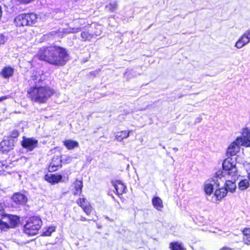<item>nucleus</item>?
<instances>
[{"mask_svg": "<svg viewBox=\"0 0 250 250\" xmlns=\"http://www.w3.org/2000/svg\"><path fill=\"white\" fill-rule=\"evenodd\" d=\"M223 169L217 171L212 178L207 180L204 184V189L206 194L210 195L213 191V187H220L226 180L224 173L228 172L229 175L234 176L236 172V162L232 158L226 159L222 164Z\"/></svg>", "mask_w": 250, "mask_h": 250, "instance_id": "nucleus-1", "label": "nucleus"}, {"mask_svg": "<svg viewBox=\"0 0 250 250\" xmlns=\"http://www.w3.org/2000/svg\"><path fill=\"white\" fill-rule=\"evenodd\" d=\"M37 57L40 60L57 66L64 65L69 60V55L67 50L63 47L56 45L40 48Z\"/></svg>", "mask_w": 250, "mask_h": 250, "instance_id": "nucleus-2", "label": "nucleus"}, {"mask_svg": "<svg viewBox=\"0 0 250 250\" xmlns=\"http://www.w3.org/2000/svg\"><path fill=\"white\" fill-rule=\"evenodd\" d=\"M54 93V89L48 86H32L27 90L31 100L39 103H46Z\"/></svg>", "mask_w": 250, "mask_h": 250, "instance_id": "nucleus-3", "label": "nucleus"}, {"mask_svg": "<svg viewBox=\"0 0 250 250\" xmlns=\"http://www.w3.org/2000/svg\"><path fill=\"white\" fill-rule=\"evenodd\" d=\"M42 225L41 219L37 216L30 217L24 226V231L28 235L33 236L38 233Z\"/></svg>", "mask_w": 250, "mask_h": 250, "instance_id": "nucleus-4", "label": "nucleus"}, {"mask_svg": "<svg viewBox=\"0 0 250 250\" xmlns=\"http://www.w3.org/2000/svg\"><path fill=\"white\" fill-rule=\"evenodd\" d=\"M37 19V15L35 13L21 14L15 18V23L17 26H29L35 24Z\"/></svg>", "mask_w": 250, "mask_h": 250, "instance_id": "nucleus-5", "label": "nucleus"}, {"mask_svg": "<svg viewBox=\"0 0 250 250\" xmlns=\"http://www.w3.org/2000/svg\"><path fill=\"white\" fill-rule=\"evenodd\" d=\"M237 169H236V172L235 175L234 176H231V175H229L228 174V172L225 173H224L225 175L226 176V180L225 181V182L224 184L222 185L225 186V188L226 189H227V191H229L231 192H233L235 191V189L236 188V185L235 183L232 181L231 180H235L236 177H237Z\"/></svg>", "mask_w": 250, "mask_h": 250, "instance_id": "nucleus-6", "label": "nucleus"}, {"mask_svg": "<svg viewBox=\"0 0 250 250\" xmlns=\"http://www.w3.org/2000/svg\"><path fill=\"white\" fill-rule=\"evenodd\" d=\"M45 79V76L43 74V72L42 71H33L29 80V82L31 83H35L34 86H41V83L44 81Z\"/></svg>", "mask_w": 250, "mask_h": 250, "instance_id": "nucleus-7", "label": "nucleus"}, {"mask_svg": "<svg viewBox=\"0 0 250 250\" xmlns=\"http://www.w3.org/2000/svg\"><path fill=\"white\" fill-rule=\"evenodd\" d=\"M38 144V140L34 138L24 137L21 142L22 146L29 151H32L37 147Z\"/></svg>", "mask_w": 250, "mask_h": 250, "instance_id": "nucleus-8", "label": "nucleus"}, {"mask_svg": "<svg viewBox=\"0 0 250 250\" xmlns=\"http://www.w3.org/2000/svg\"><path fill=\"white\" fill-rule=\"evenodd\" d=\"M250 42V28L242 35L235 44V46L238 48H242L243 46Z\"/></svg>", "mask_w": 250, "mask_h": 250, "instance_id": "nucleus-9", "label": "nucleus"}, {"mask_svg": "<svg viewBox=\"0 0 250 250\" xmlns=\"http://www.w3.org/2000/svg\"><path fill=\"white\" fill-rule=\"evenodd\" d=\"M242 135V137L237 138L240 139L241 141V146L246 147L250 146V128L248 127L243 128Z\"/></svg>", "mask_w": 250, "mask_h": 250, "instance_id": "nucleus-10", "label": "nucleus"}, {"mask_svg": "<svg viewBox=\"0 0 250 250\" xmlns=\"http://www.w3.org/2000/svg\"><path fill=\"white\" fill-rule=\"evenodd\" d=\"M241 146V141L237 139L233 142L229 146L227 154L231 156H234L239 151L240 146Z\"/></svg>", "mask_w": 250, "mask_h": 250, "instance_id": "nucleus-11", "label": "nucleus"}, {"mask_svg": "<svg viewBox=\"0 0 250 250\" xmlns=\"http://www.w3.org/2000/svg\"><path fill=\"white\" fill-rule=\"evenodd\" d=\"M3 219L8 223L10 228H15L19 223V217L16 215L6 214L4 215Z\"/></svg>", "mask_w": 250, "mask_h": 250, "instance_id": "nucleus-12", "label": "nucleus"}, {"mask_svg": "<svg viewBox=\"0 0 250 250\" xmlns=\"http://www.w3.org/2000/svg\"><path fill=\"white\" fill-rule=\"evenodd\" d=\"M12 198L15 203L19 205H24L27 201V198L25 195L19 192L14 194Z\"/></svg>", "mask_w": 250, "mask_h": 250, "instance_id": "nucleus-13", "label": "nucleus"}, {"mask_svg": "<svg viewBox=\"0 0 250 250\" xmlns=\"http://www.w3.org/2000/svg\"><path fill=\"white\" fill-rule=\"evenodd\" d=\"M61 166V159L58 157H54L49 165V170L50 171H56Z\"/></svg>", "mask_w": 250, "mask_h": 250, "instance_id": "nucleus-14", "label": "nucleus"}, {"mask_svg": "<svg viewBox=\"0 0 250 250\" xmlns=\"http://www.w3.org/2000/svg\"><path fill=\"white\" fill-rule=\"evenodd\" d=\"M112 183L118 194L121 195L123 193L125 192L126 187L121 181L112 182Z\"/></svg>", "mask_w": 250, "mask_h": 250, "instance_id": "nucleus-15", "label": "nucleus"}, {"mask_svg": "<svg viewBox=\"0 0 250 250\" xmlns=\"http://www.w3.org/2000/svg\"><path fill=\"white\" fill-rule=\"evenodd\" d=\"M62 178V176L55 174H46L44 177L46 181L52 184L58 183L61 180Z\"/></svg>", "mask_w": 250, "mask_h": 250, "instance_id": "nucleus-16", "label": "nucleus"}, {"mask_svg": "<svg viewBox=\"0 0 250 250\" xmlns=\"http://www.w3.org/2000/svg\"><path fill=\"white\" fill-rule=\"evenodd\" d=\"M100 33H95L92 34L89 33L88 31H83L81 33V37L83 41H90L94 38L95 36H98Z\"/></svg>", "mask_w": 250, "mask_h": 250, "instance_id": "nucleus-17", "label": "nucleus"}, {"mask_svg": "<svg viewBox=\"0 0 250 250\" xmlns=\"http://www.w3.org/2000/svg\"><path fill=\"white\" fill-rule=\"evenodd\" d=\"M214 192V195L216 197L217 199L220 200L224 198L227 195L228 192L227 189L224 187L219 188L217 187Z\"/></svg>", "mask_w": 250, "mask_h": 250, "instance_id": "nucleus-18", "label": "nucleus"}, {"mask_svg": "<svg viewBox=\"0 0 250 250\" xmlns=\"http://www.w3.org/2000/svg\"><path fill=\"white\" fill-rule=\"evenodd\" d=\"M1 150L3 152H7L13 149V143L9 140H4L0 143Z\"/></svg>", "mask_w": 250, "mask_h": 250, "instance_id": "nucleus-19", "label": "nucleus"}, {"mask_svg": "<svg viewBox=\"0 0 250 250\" xmlns=\"http://www.w3.org/2000/svg\"><path fill=\"white\" fill-rule=\"evenodd\" d=\"M132 130H124L116 133L115 138L118 141H122L124 139H126L129 136L130 133Z\"/></svg>", "mask_w": 250, "mask_h": 250, "instance_id": "nucleus-20", "label": "nucleus"}, {"mask_svg": "<svg viewBox=\"0 0 250 250\" xmlns=\"http://www.w3.org/2000/svg\"><path fill=\"white\" fill-rule=\"evenodd\" d=\"M63 145L69 150L74 149L75 147L79 146V143L78 142L72 140L68 139L63 142Z\"/></svg>", "mask_w": 250, "mask_h": 250, "instance_id": "nucleus-21", "label": "nucleus"}, {"mask_svg": "<svg viewBox=\"0 0 250 250\" xmlns=\"http://www.w3.org/2000/svg\"><path fill=\"white\" fill-rule=\"evenodd\" d=\"M14 73V69L10 66H6L3 68L1 72L2 77L5 79L11 77Z\"/></svg>", "mask_w": 250, "mask_h": 250, "instance_id": "nucleus-22", "label": "nucleus"}, {"mask_svg": "<svg viewBox=\"0 0 250 250\" xmlns=\"http://www.w3.org/2000/svg\"><path fill=\"white\" fill-rule=\"evenodd\" d=\"M244 243L248 246L250 245V228H246L243 230Z\"/></svg>", "mask_w": 250, "mask_h": 250, "instance_id": "nucleus-23", "label": "nucleus"}, {"mask_svg": "<svg viewBox=\"0 0 250 250\" xmlns=\"http://www.w3.org/2000/svg\"><path fill=\"white\" fill-rule=\"evenodd\" d=\"M152 203L154 207L158 210H160L163 208L162 201L159 197L153 198Z\"/></svg>", "mask_w": 250, "mask_h": 250, "instance_id": "nucleus-24", "label": "nucleus"}, {"mask_svg": "<svg viewBox=\"0 0 250 250\" xmlns=\"http://www.w3.org/2000/svg\"><path fill=\"white\" fill-rule=\"evenodd\" d=\"M81 31V28L77 27V28H71L69 27L67 28H64L61 31V37H63L64 34H67L70 33H76Z\"/></svg>", "mask_w": 250, "mask_h": 250, "instance_id": "nucleus-25", "label": "nucleus"}, {"mask_svg": "<svg viewBox=\"0 0 250 250\" xmlns=\"http://www.w3.org/2000/svg\"><path fill=\"white\" fill-rule=\"evenodd\" d=\"M250 186L249 182L247 179L240 181L238 184V188L241 190L247 189Z\"/></svg>", "mask_w": 250, "mask_h": 250, "instance_id": "nucleus-26", "label": "nucleus"}, {"mask_svg": "<svg viewBox=\"0 0 250 250\" xmlns=\"http://www.w3.org/2000/svg\"><path fill=\"white\" fill-rule=\"evenodd\" d=\"M117 8V3L115 1L110 2L108 4L105 6L106 10L110 12H114Z\"/></svg>", "mask_w": 250, "mask_h": 250, "instance_id": "nucleus-27", "label": "nucleus"}, {"mask_svg": "<svg viewBox=\"0 0 250 250\" xmlns=\"http://www.w3.org/2000/svg\"><path fill=\"white\" fill-rule=\"evenodd\" d=\"M83 182L80 180H76L75 183V189L76 191L74 192L75 194L81 193L82 189L83 188Z\"/></svg>", "mask_w": 250, "mask_h": 250, "instance_id": "nucleus-28", "label": "nucleus"}, {"mask_svg": "<svg viewBox=\"0 0 250 250\" xmlns=\"http://www.w3.org/2000/svg\"><path fill=\"white\" fill-rule=\"evenodd\" d=\"M173 250H186L183 244L179 242H173Z\"/></svg>", "mask_w": 250, "mask_h": 250, "instance_id": "nucleus-29", "label": "nucleus"}, {"mask_svg": "<svg viewBox=\"0 0 250 250\" xmlns=\"http://www.w3.org/2000/svg\"><path fill=\"white\" fill-rule=\"evenodd\" d=\"M10 229L9 225L8 223L5 220V221H2L0 219V229L1 231H6L7 229Z\"/></svg>", "mask_w": 250, "mask_h": 250, "instance_id": "nucleus-30", "label": "nucleus"}, {"mask_svg": "<svg viewBox=\"0 0 250 250\" xmlns=\"http://www.w3.org/2000/svg\"><path fill=\"white\" fill-rule=\"evenodd\" d=\"M77 203L82 208L86 206L87 205H89L86 202V200L85 198H80L79 201L77 202Z\"/></svg>", "mask_w": 250, "mask_h": 250, "instance_id": "nucleus-31", "label": "nucleus"}, {"mask_svg": "<svg viewBox=\"0 0 250 250\" xmlns=\"http://www.w3.org/2000/svg\"><path fill=\"white\" fill-rule=\"evenodd\" d=\"M55 230V229L54 227H49L47 229L43 232V235L44 236H50L51 235V233L53 231H54Z\"/></svg>", "mask_w": 250, "mask_h": 250, "instance_id": "nucleus-32", "label": "nucleus"}, {"mask_svg": "<svg viewBox=\"0 0 250 250\" xmlns=\"http://www.w3.org/2000/svg\"><path fill=\"white\" fill-rule=\"evenodd\" d=\"M83 211L87 215H89L92 211V207L90 205H87L83 208Z\"/></svg>", "mask_w": 250, "mask_h": 250, "instance_id": "nucleus-33", "label": "nucleus"}, {"mask_svg": "<svg viewBox=\"0 0 250 250\" xmlns=\"http://www.w3.org/2000/svg\"><path fill=\"white\" fill-rule=\"evenodd\" d=\"M61 34V31L58 30V31H51L47 35L50 36H55L58 35L59 37H61V36H60Z\"/></svg>", "mask_w": 250, "mask_h": 250, "instance_id": "nucleus-34", "label": "nucleus"}, {"mask_svg": "<svg viewBox=\"0 0 250 250\" xmlns=\"http://www.w3.org/2000/svg\"><path fill=\"white\" fill-rule=\"evenodd\" d=\"M19 136V132L17 130H15L12 131V132L11 133L10 136L12 138H16Z\"/></svg>", "mask_w": 250, "mask_h": 250, "instance_id": "nucleus-35", "label": "nucleus"}, {"mask_svg": "<svg viewBox=\"0 0 250 250\" xmlns=\"http://www.w3.org/2000/svg\"><path fill=\"white\" fill-rule=\"evenodd\" d=\"M6 38L2 34H0V44H3L6 41Z\"/></svg>", "mask_w": 250, "mask_h": 250, "instance_id": "nucleus-36", "label": "nucleus"}, {"mask_svg": "<svg viewBox=\"0 0 250 250\" xmlns=\"http://www.w3.org/2000/svg\"><path fill=\"white\" fill-rule=\"evenodd\" d=\"M7 166L5 164H3L1 162H0V171L1 170L5 171Z\"/></svg>", "mask_w": 250, "mask_h": 250, "instance_id": "nucleus-37", "label": "nucleus"}, {"mask_svg": "<svg viewBox=\"0 0 250 250\" xmlns=\"http://www.w3.org/2000/svg\"><path fill=\"white\" fill-rule=\"evenodd\" d=\"M17 0L21 3H25V4L30 3V2H32V1H33V0Z\"/></svg>", "mask_w": 250, "mask_h": 250, "instance_id": "nucleus-38", "label": "nucleus"}, {"mask_svg": "<svg viewBox=\"0 0 250 250\" xmlns=\"http://www.w3.org/2000/svg\"><path fill=\"white\" fill-rule=\"evenodd\" d=\"M202 119V118L201 117V116H200L198 117H197V118H196L195 122L196 123H200Z\"/></svg>", "mask_w": 250, "mask_h": 250, "instance_id": "nucleus-39", "label": "nucleus"}, {"mask_svg": "<svg viewBox=\"0 0 250 250\" xmlns=\"http://www.w3.org/2000/svg\"><path fill=\"white\" fill-rule=\"evenodd\" d=\"M8 98V96H2L1 97H0V102L2 101L3 100H6Z\"/></svg>", "mask_w": 250, "mask_h": 250, "instance_id": "nucleus-40", "label": "nucleus"}, {"mask_svg": "<svg viewBox=\"0 0 250 250\" xmlns=\"http://www.w3.org/2000/svg\"><path fill=\"white\" fill-rule=\"evenodd\" d=\"M219 250H232L231 248L227 247H224L222 248V249H220Z\"/></svg>", "mask_w": 250, "mask_h": 250, "instance_id": "nucleus-41", "label": "nucleus"}, {"mask_svg": "<svg viewBox=\"0 0 250 250\" xmlns=\"http://www.w3.org/2000/svg\"><path fill=\"white\" fill-rule=\"evenodd\" d=\"M4 205L2 203H0V211L3 210Z\"/></svg>", "mask_w": 250, "mask_h": 250, "instance_id": "nucleus-42", "label": "nucleus"}, {"mask_svg": "<svg viewBox=\"0 0 250 250\" xmlns=\"http://www.w3.org/2000/svg\"><path fill=\"white\" fill-rule=\"evenodd\" d=\"M84 20L83 19H79L78 21H76V22H79V23H80L81 24H83L82 21H83V22H84Z\"/></svg>", "mask_w": 250, "mask_h": 250, "instance_id": "nucleus-43", "label": "nucleus"}, {"mask_svg": "<svg viewBox=\"0 0 250 250\" xmlns=\"http://www.w3.org/2000/svg\"><path fill=\"white\" fill-rule=\"evenodd\" d=\"M80 220L82 221H87L88 220L86 219V218H85V217H84L83 216H81V218H80Z\"/></svg>", "mask_w": 250, "mask_h": 250, "instance_id": "nucleus-44", "label": "nucleus"}, {"mask_svg": "<svg viewBox=\"0 0 250 250\" xmlns=\"http://www.w3.org/2000/svg\"><path fill=\"white\" fill-rule=\"evenodd\" d=\"M1 15H2V11H1V7L0 6V18L1 17Z\"/></svg>", "mask_w": 250, "mask_h": 250, "instance_id": "nucleus-45", "label": "nucleus"}, {"mask_svg": "<svg viewBox=\"0 0 250 250\" xmlns=\"http://www.w3.org/2000/svg\"><path fill=\"white\" fill-rule=\"evenodd\" d=\"M169 248L172 250V242L169 244Z\"/></svg>", "mask_w": 250, "mask_h": 250, "instance_id": "nucleus-46", "label": "nucleus"}, {"mask_svg": "<svg viewBox=\"0 0 250 250\" xmlns=\"http://www.w3.org/2000/svg\"><path fill=\"white\" fill-rule=\"evenodd\" d=\"M173 150L175 151H177L178 150V149L177 148H173Z\"/></svg>", "mask_w": 250, "mask_h": 250, "instance_id": "nucleus-47", "label": "nucleus"}, {"mask_svg": "<svg viewBox=\"0 0 250 250\" xmlns=\"http://www.w3.org/2000/svg\"><path fill=\"white\" fill-rule=\"evenodd\" d=\"M50 250L53 249V246L52 245H50Z\"/></svg>", "mask_w": 250, "mask_h": 250, "instance_id": "nucleus-48", "label": "nucleus"}, {"mask_svg": "<svg viewBox=\"0 0 250 250\" xmlns=\"http://www.w3.org/2000/svg\"><path fill=\"white\" fill-rule=\"evenodd\" d=\"M0 250H1V249L0 248Z\"/></svg>", "mask_w": 250, "mask_h": 250, "instance_id": "nucleus-49", "label": "nucleus"}]
</instances>
